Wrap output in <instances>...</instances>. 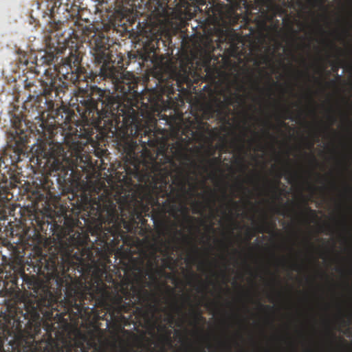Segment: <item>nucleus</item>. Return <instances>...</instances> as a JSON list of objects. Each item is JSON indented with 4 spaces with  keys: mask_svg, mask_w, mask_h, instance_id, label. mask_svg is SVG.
Segmentation results:
<instances>
[{
    "mask_svg": "<svg viewBox=\"0 0 352 352\" xmlns=\"http://www.w3.org/2000/svg\"><path fill=\"white\" fill-rule=\"evenodd\" d=\"M110 38L98 36L90 42V53L94 61L100 65L98 72H87L81 66L78 55L71 54L54 65V72L45 69V80L40 81L41 89L33 92L41 96L39 103L52 109L54 101L61 100L67 87L63 79L75 85L84 94L76 107L85 123L80 131L64 133L65 126L70 120L68 116L62 123L56 118L41 120L36 129L38 140L48 144L44 151L45 165L52 173H57L58 179H69L75 165L67 156L62 144L65 142L70 148L79 152L92 140L94 129L104 137L117 139V148L125 154V163L122 170L116 172V177L121 184L131 191L115 199L109 192L100 195L86 194L81 197L82 219L87 226H139L145 224V217H151L153 223L164 226L161 219L166 213L174 217L177 212H184L188 222L194 219L187 213L185 206L177 207L182 193L186 192L187 175L179 167L177 161L186 167L201 168L208 171L206 166H199L187 153L193 141L202 142L211 134L210 125L201 118L184 122L182 116L162 115L170 129L180 136L168 144L164 133L159 136L155 131L143 123L139 112L134 109L133 100L140 96L138 83L135 79L126 78L114 67ZM41 106V104H39Z\"/></svg>",
    "mask_w": 352,
    "mask_h": 352,
    "instance_id": "1",
    "label": "nucleus"
},
{
    "mask_svg": "<svg viewBox=\"0 0 352 352\" xmlns=\"http://www.w3.org/2000/svg\"><path fill=\"white\" fill-rule=\"evenodd\" d=\"M83 0H49L47 2V10L49 13L50 27L55 30H60L62 26L69 20L72 19L74 24L77 27V33L80 32L85 39L89 43L98 37L107 36L104 32L96 30L92 24L88 23V21L82 20L80 16L82 10L81 4Z\"/></svg>",
    "mask_w": 352,
    "mask_h": 352,
    "instance_id": "2",
    "label": "nucleus"
},
{
    "mask_svg": "<svg viewBox=\"0 0 352 352\" xmlns=\"http://www.w3.org/2000/svg\"><path fill=\"white\" fill-rule=\"evenodd\" d=\"M136 0H122L115 8V10L111 16V22L113 25H124L126 21H129L131 15L133 14L135 7Z\"/></svg>",
    "mask_w": 352,
    "mask_h": 352,
    "instance_id": "3",
    "label": "nucleus"
},
{
    "mask_svg": "<svg viewBox=\"0 0 352 352\" xmlns=\"http://www.w3.org/2000/svg\"><path fill=\"white\" fill-rule=\"evenodd\" d=\"M14 132L10 138L14 142L17 149H22L28 142L30 131L25 120L23 118L14 117L12 122Z\"/></svg>",
    "mask_w": 352,
    "mask_h": 352,
    "instance_id": "4",
    "label": "nucleus"
},
{
    "mask_svg": "<svg viewBox=\"0 0 352 352\" xmlns=\"http://www.w3.org/2000/svg\"><path fill=\"white\" fill-rule=\"evenodd\" d=\"M107 150L101 149V148H95L94 151V155L95 157L100 160V164H98V160H93L92 156L90 154H82L78 155L77 159L80 160V162H82L84 166H81L83 170L87 168H99L101 166V164L104 163L102 157L106 154Z\"/></svg>",
    "mask_w": 352,
    "mask_h": 352,
    "instance_id": "5",
    "label": "nucleus"
},
{
    "mask_svg": "<svg viewBox=\"0 0 352 352\" xmlns=\"http://www.w3.org/2000/svg\"><path fill=\"white\" fill-rule=\"evenodd\" d=\"M157 36L158 35H155L153 38L144 44L142 50L139 52L140 59L142 62L153 61L156 50L159 48L160 40Z\"/></svg>",
    "mask_w": 352,
    "mask_h": 352,
    "instance_id": "6",
    "label": "nucleus"
},
{
    "mask_svg": "<svg viewBox=\"0 0 352 352\" xmlns=\"http://www.w3.org/2000/svg\"><path fill=\"white\" fill-rule=\"evenodd\" d=\"M142 255L144 259L141 261L142 266L138 268V270L140 272H142L144 260H146L147 272L146 274H148V273H151L154 267L157 265L158 260L156 252L153 251L149 253L146 252H142Z\"/></svg>",
    "mask_w": 352,
    "mask_h": 352,
    "instance_id": "7",
    "label": "nucleus"
},
{
    "mask_svg": "<svg viewBox=\"0 0 352 352\" xmlns=\"http://www.w3.org/2000/svg\"><path fill=\"white\" fill-rule=\"evenodd\" d=\"M214 60L218 61V58H216L210 50L201 49L199 51V60L203 67L206 68V71L209 72L211 67V62Z\"/></svg>",
    "mask_w": 352,
    "mask_h": 352,
    "instance_id": "8",
    "label": "nucleus"
},
{
    "mask_svg": "<svg viewBox=\"0 0 352 352\" xmlns=\"http://www.w3.org/2000/svg\"><path fill=\"white\" fill-rule=\"evenodd\" d=\"M7 162L4 160L2 156H0V188H3L4 186H1L2 184L7 182L8 178L6 173H8L10 168L8 167L9 159H6Z\"/></svg>",
    "mask_w": 352,
    "mask_h": 352,
    "instance_id": "9",
    "label": "nucleus"
},
{
    "mask_svg": "<svg viewBox=\"0 0 352 352\" xmlns=\"http://www.w3.org/2000/svg\"><path fill=\"white\" fill-rule=\"evenodd\" d=\"M55 56L52 53H45L39 59L36 58L35 65L36 67L42 65H47L50 66L54 63Z\"/></svg>",
    "mask_w": 352,
    "mask_h": 352,
    "instance_id": "10",
    "label": "nucleus"
},
{
    "mask_svg": "<svg viewBox=\"0 0 352 352\" xmlns=\"http://www.w3.org/2000/svg\"><path fill=\"white\" fill-rule=\"evenodd\" d=\"M168 294L172 297L174 298V302L172 304V308L175 311V313L180 314H183V308L184 305H179L177 300H175V289L169 286L166 288Z\"/></svg>",
    "mask_w": 352,
    "mask_h": 352,
    "instance_id": "11",
    "label": "nucleus"
},
{
    "mask_svg": "<svg viewBox=\"0 0 352 352\" xmlns=\"http://www.w3.org/2000/svg\"><path fill=\"white\" fill-rule=\"evenodd\" d=\"M190 315L193 319L192 324L195 326L198 325L200 322H204L206 320L205 318L201 316V312L199 309L192 308L190 311Z\"/></svg>",
    "mask_w": 352,
    "mask_h": 352,
    "instance_id": "12",
    "label": "nucleus"
},
{
    "mask_svg": "<svg viewBox=\"0 0 352 352\" xmlns=\"http://www.w3.org/2000/svg\"><path fill=\"white\" fill-rule=\"evenodd\" d=\"M71 243L74 245H82L85 243L84 236L80 232H76L69 236Z\"/></svg>",
    "mask_w": 352,
    "mask_h": 352,
    "instance_id": "13",
    "label": "nucleus"
},
{
    "mask_svg": "<svg viewBox=\"0 0 352 352\" xmlns=\"http://www.w3.org/2000/svg\"><path fill=\"white\" fill-rule=\"evenodd\" d=\"M221 114V109L219 107L214 109L212 107H208L204 112V117L206 119L213 118L214 116H219Z\"/></svg>",
    "mask_w": 352,
    "mask_h": 352,
    "instance_id": "14",
    "label": "nucleus"
},
{
    "mask_svg": "<svg viewBox=\"0 0 352 352\" xmlns=\"http://www.w3.org/2000/svg\"><path fill=\"white\" fill-rule=\"evenodd\" d=\"M281 175H282L280 174L278 175V178L276 181V183L271 186L272 191L274 193L276 199H278L279 198L280 194L278 186L280 184V178L281 177Z\"/></svg>",
    "mask_w": 352,
    "mask_h": 352,
    "instance_id": "15",
    "label": "nucleus"
},
{
    "mask_svg": "<svg viewBox=\"0 0 352 352\" xmlns=\"http://www.w3.org/2000/svg\"><path fill=\"white\" fill-rule=\"evenodd\" d=\"M152 94L155 96H150L148 99V102L151 104H155L161 100L162 96L160 94H157L154 89L152 90Z\"/></svg>",
    "mask_w": 352,
    "mask_h": 352,
    "instance_id": "16",
    "label": "nucleus"
},
{
    "mask_svg": "<svg viewBox=\"0 0 352 352\" xmlns=\"http://www.w3.org/2000/svg\"><path fill=\"white\" fill-rule=\"evenodd\" d=\"M69 23H73V25H74V21H72V19H71V21L69 20V22L67 23L69 24ZM74 28H72V27H70V29H72V34L74 35V36H76V38H79L83 42L88 43V45H89V43L88 40L87 39L85 40L84 36L82 35H80V32L77 33L76 31L78 30V28L76 26H75V25H74Z\"/></svg>",
    "mask_w": 352,
    "mask_h": 352,
    "instance_id": "17",
    "label": "nucleus"
},
{
    "mask_svg": "<svg viewBox=\"0 0 352 352\" xmlns=\"http://www.w3.org/2000/svg\"><path fill=\"white\" fill-rule=\"evenodd\" d=\"M6 327L0 322V352H4L3 338Z\"/></svg>",
    "mask_w": 352,
    "mask_h": 352,
    "instance_id": "18",
    "label": "nucleus"
},
{
    "mask_svg": "<svg viewBox=\"0 0 352 352\" xmlns=\"http://www.w3.org/2000/svg\"><path fill=\"white\" fill-rule=\"evenodd\" d=\"M233 96L237 99V100H241L242 96L239 93H234L230 94V96H227L225 97V101L226 102L227 104H232L234 101V97Z\"/></svg>",
    "mask_w": 352,
    "mask_h": 352,
    "instance_id": "19",
    "label": "nucleus"
},
{
    "mask_svg": "<svg viewBox=\"0 0 352 352\" xmlns=\"http://www.w3.org/2000/svg\"><path fill=\"white\" fill-rule=\"evenodd\" d=\"M257 230L259 233L269 232L268 223L266 219H264L263 223L257 227Z\"/></svg>",
    "mask_w": 352,
    "mask_h": 352,
    "instance_id": "20",
    "label": "nucleus"
},
{
    "mask_svg": "<svg viewBox=\"0 0 352 352\" xmlns=\"http://www.w3.org/2000/svg\"><path fill=\"white\" fill-rule=\"evenodd\" d=\"M327 120H328V121H329V125L327 126L325 129H331L330 126H331V125H332L335 123V122L336 121V118L334 115L330 113L327 116Z\"/></svg>",
    "mask_w": 352,
    "mask_h": 352,
    "instance_id": "21",
    "label": "nucleus"
},
{
    "mask_svg": "<svg viewBox=\"0 0 352 352\" xmlns=\"http://www.w3.org/2000/svg\"><path fill=\"white\" fill-rule=\"evenodd\" d=\"M290 113V110L288 107H284L281 110V118H284V119H288L289 117L288 116H284L285 115H288L289 113Z\"/></svg>",
    "mask_w": 352,
    "mask_h": 352,
    "instance_id": "22",
    "label": "nucleus"
},
{
    "mask_svg": "<svg viewBox=\"0 0 352 352\" xmlns=\"http://www.w3.org/2000/svg\"><path fill=\"white\" fill-rule=\"evenodd\" d=\"M209 195H210V197L208 199V202H210L214 205L215 203V193L210 190V192H209Z\"/></svg>",
    "mask_w": 352,
    "mask_h": 352,
    "instance_id": "23",
    "label": "nucleus"
},
{
    "mask_svg": "<svg viewBox=\"0 0 352 352\" xmlns=\"http://www.w3.org/2000/svg\"><path fill=\"white\" fill-rule=\"evenodd\" d=\"M46 198L45 195L43 193L40 192H36V199L38 201H43Z\"/></svg>",
    "mask_w": 352,
    "mask_h": 352,
    "instance_id": "24",
    "label": "nucleus"
},
{
    "mask_svg": "<svg viewBox=\"0 0 352 352\" xmlns=\"http://www.w3.org/2000/svg\"><path fill=\"white\" fill-rule=\"evenodd\" d=\"M305 209L309 212V214L314 217V218H316L317 217V214H316V210H312L310 207H306Z\"/></svg>",
    "mask_w": 352,
    "mask_h": 352,
    "instance_id": "25",
    "label": "nucleus"
},
{
    "mask_svg": "<svg viewBox=\"0 0 352 352\" xmlns=\"http://www.w3.org/2000/svg\"><path fill=\"white\" fill-rule=\"evenodd\" d=\"M287 172L288 173V174L290 176V179L289 180V183L292 182V180H295L296 179V177H297V173H296L291 172L289 170H287Z\"/></svg>",
    "mask_w": 352,
    "mask_h": 352,
    "instance_id": "26",
    "label": "nucleus"
},
{
    "mask_svg": "<svg viewBox=\"0 0 352 352\" xmlns=\"http://www.w3.org/2000/svg\"><path fill=\"white\" fill-rule=\"evenodd\" d=\"M258 307L261 308V309H267V310H271L272 309V307L270 306V305H263L262 303H261L260 302H258Z\"/></svg>",
    "mask_w": 352,
    "mask_h": 352,
    "instance_id": "27",
    "label": "nucleus"
},
{
    "mask_svg": "<svg viewBox=\"0 0 352 352\" xmlns=\"http://www.w3.org/2000/svg\"><path fill=\"white\" fill-rule=\"evenodd\" d=\"M234 82L237 85V89H237L238 91H244L245 90V87L243 85L239 84L236 80H235Z\"/></svg>",
    "mask_w": 352,
    "mask_h": 352,
    "instance_id": "28",
    "label": "nucleus"
},
{
    "mask_svg": "<svg viewBox=\"0 0 352 352\" xmlns=\"http://www.w3.org/2000/svg\"><path fill=\"white\" fill-rule=\"evenodd\" d=\"M254 87L257 90H261V87L259 86V82L258 80H253L252 81Z\"/></svg>",
    "mask_w": 352,
    "mask_h": 352,
    "instance_id": "29",
    "label": "nucleus"
},
{
    "mask_svg": "<svg viewBox=\"0 0 352 352\" xmlns=\"http://www.w3.org/2000/svg\"><path fill=\"white\" fill-rule=\"evenodd\" d=\"M183 298L185 302H188V304H190L191 300H190V296L189 295H184L183 296Z\"/></svg>",
    "mask_w": 352,
    "mask_h": 352,
    "instance_id": "30",
    "label": "nucleus"
},
{
    "mask_svg": "<svg viewBox=\"0 0 352 352\" xmlns=\"http://www.w3.org/2000/svg\"><path fill=\"white\" fill-rule=\"evenodd\" d=\"M263 123H264L265 125L268 126H269V129H272V128H274V126L269 120H265V122H263Z\"/></svg>",
    "mask_w": 352,
    "mask_h": 352,
    "instance_id": "31",
    "label": "nucleus"
},
{
    "mask_svg": "<svg viewBox=\"0 0 352 352\" xmlns=\"http://www.w3.org/2000/svg\"><path fill=\"white\" fill-rule=\"evenodd\" d=\"M247 236H248V241H250L252 236H254V233L252 234L250 230L247 232Z\"/></svg>",
    "mask_w": 352,
    "mask_h": 352,
    "instance_id": "32",
    "label": "nucleus"
},
{
    "mask_svg": "<svg viewBox=\"0 0 352 352\" xmlns=\"http://www.w3.org/2000/svg\"><path fill=\"white\" fill-rule=\"evenodd\" d=\"M237 188L240 190H246V188L243 186L242 182H239L237 184Z\"/></svg>",
    "mask_w": 352,
    "mask_h": 352,
    "instance_id": "33",
    "label": "nucleus"
},
{
    "mask_svg": "<svg viewBox=\"0 0 352 352\" xmlns=\"http://www.w3.org/2000/svg\"><path fill=\"white\" fill-rule=\"evenodd\" d=\"M329 45H330L331 47L338 50H340V49L338 48L337 46L333 43L331 42L329 43Z\"/></svg>",
    "mask_w": 352,
    "mask_h": 352,
    "instance_id": "34",
    "label": "nucleus"
},
{
    "mask_svg": "<svg viewBox=\"0 0 352 352\" xmlns=\"http://www.w3.org/2000/svg\"><path fill=\"white\" fill-rule=\"evenodd\" d=\"M274 210H275V212L276 214H283V213L281 212L280 209V208H274Z\"/></svg>",
    "mask_w": 352,
    "mask_h": 352,
    "instance_id": "35",
    "label": "nucleus"
},
{
    "mask_svg": "<svg viewBox=\"0 0 352 352\" xmlns=\"http://www.w3.org/2000/svg\"><path fill=\"white\" fill-rule=\"evenodd\" d=\"M265 133L267 136L271 137V138H272L273 139H275V138H274V137H273V136H272V135H270V131H269V129H267V130L265 131Z\"/></svg>",
    "mask_w": 352,
    "mask_h": 352,
    "instance_id": "36",
    "label": "nucleus"
},
{
    "mask_svg": "<svg viewBox=\"0 0 352 352\" xmlns=\"http://www.w3.org/2000/svg\"><path fill=\"white\" fill-rule=\"evenodd\" d=\"M239 161H240V163L241 164V165L243 166V169H245V168H246V166H245L243 165V157H240V158H239Z\"/></svg>",
    "mask_w": 352,
    "mask_h": 352,
    "instance_id": "37",
    "label": "nucleus"
},
{
    "mask_svg": "<svg viewBox=\"0 0 352 352\" xmlns=\"http://www.w3.org/2000/svg\"><path fill=\"white\" fill-rule=\"evenodd\" d=\"M216 161H217V158H214L212 160H208V162L212 164H214Z\"/></svg>",
    "mask_w": 352,
    "mask_h": 352,
    "instance_id": "38",
    "label": "nucleus"
},
{
    "mask_svg": "<svg viewBox=\"0 0 352 352\" xmlns=\"http://www.w3.org/2000/svg\"><path fill=\"white\" fill-rule=\"evenodd\" d=\"M229 201H230L232 204H233L234 206H236L238 205L237 202L234 201L232 199H229Z\"/></svg>",
    "mask_w": 352,
    "mask_h": 352,
    "instance_id": "39",
    "label": "nucleus"
},
{
    "mask_svg": "<svg viewBox=\"0 0 352 352\" xmlns=\"http://www.w3.org/2000/svg\"><path fill=\"white\" fill-rule=\"evenodd\" d=\"M223 197L224 199H226L228 198V195H226V191H223Z\"/></svg>",
    "mask_w": 352,
    "mask_h": 352,
    "instance_id": "40",
    "label": "nucleus"
},
{
    "mask_svg": "<svg viewBox=\"0 0 352 352\" xmlns=\"http://www.w3.org/2000/svg\"><path fill=\"white\" fill-rule=\"evenodd\" d=\"M338 67L337 65H333V70L334 72H337L338 71Z\"/></svg>",
    "mask_w": 352,
    "mask_h": 352,
    "instance_id": "41",
    "label": "nucleus"
},
{
    "mask_svg": "<svg viewBox=\"0 0 352 352\" xmlns=\"http://www.w3.org/2000/svg\"><path fill=\"white\" fill-rule=\"evenodd\" d=\"M307 243L309 245H310V246L313 247V244L310 242L309 239H307Z\"/></svg>",
    "mask_w": 352,
    "mask_h": 352,
    "instance_id": "42",
    "label": "nucleus"
},
{
    "mask_svg": "<svg viewBox=\"0 0 352 352\" xmlns=\"http://www.w3.org/2000/svg\"><path fill=\"white\" fill-rule=\"evenodd\" d=\"M294 267H294L293 269H294V270H298V268H299V265H297V264H295V265H294Z\"/></svg>",
    "mask_w": 352,
    "mask_h": 352,
    "instance_id": "43",
    "label": "nucleus"
},
{
    "mask_svg": "<svg viewBox=\"0 0 352 352\" xmlns=\"http://www.w3.org/2000/svg\"><path fill=\"white\" fill-rule=\"evenodd\" d=\"M308 98H309V100H311V102H313V101H314V100H313V98H312V97H311V96L310 94H309V95H308Z\"/></svg>",
    "mask_w": 352,
    "mask_h": 352,
    "instance_id": "44",
    "label": "nucleus"
},
{
    "mask_svg": "<svg viewBox=\"0 0 352 352\" xmlns=\"http://www.w3.org/2000/svg\"><path fill=\"white\" fill-rule=\"evenodd\" d=\"M311 160L313 162H316V160L315 158V157L314 155H311Z\"/></svg>",
    "mask_w": 352,
    "mask_h": 352,
    "instance_id": "45",
    "label": "nucleus"
},
{
    "mask_svg": "<svg viewBox=\"0 0 352 352\" xmlns=\"http://www.w3.org/2000/svg\"><path fill=\"white\" fill-rule=\"evenodd\" d=\"M263 63H265L267 60L268 58L267 56H263Z\"/></svg>",
    "mask_w": 352,
    "mask_h": 352,
    "instance_id": "46",
    "label": "nucleus"
},
{
    "mask_svg": "<svg viewBox=\"0 0 352 352\" xmlns=\"http://www.w3.org/2000/svg\"><path fill=\"white\" fill-rule=\"evenodd\" d=\"M313 146H314V143L313 142H310L309 148H312Z\"/></svg>",
    "mask_w": 352,
    "mask_h": 352,
    "instance_id": "47",
    "label": "nucleus"
},
{
    "mask_svg": "<svg viewBox=\"0 0 352 352\" xmlns=\"http://www.w3.org/2000/svg\"><path fill=\"white\" fill-rule=\"evenodd\" d=\"M263 146L261 144H259V150H263Z\"/></svg>",
    "mask_w": 352,
    "mask_h": 352,
    "instance_id": "48",
    "label": "nucleus"
},
{
    "mask_svg": "<svg viewBox=\"0 0 352 352\" xmlns=\"http://www.w3.org/2000/svg\"><path fill=\"white\" fill-rule=\"evenodd\" d=\"M280 124H281L282 126H283V125H285L286 124H285L283 120H281V121H280Z\"/></svg>",
    "mask_w": 352,
    "mask_h": 352,
    "instance_id": "49",
    "label": "nucleus"
},
{
    "mask_svg": "<svg viewBox=\"0 0 352 352\" xmlns=\"http://www.w3.org/2000/svg\"><path fill=\"white\" fill-rule=\"evenodd\" d=\"M240 150H242L243 148V144H241L240 146Z\"/></svg>",
    "mask_w": 352,
    "mask_h": 352,
    "instance_id": "50",
    "label": "nucleus"
},
{
    "mask_svg": "<svg viewBox=\"0 0 352 352\" xmlns=\"http://www.w3.org/2000/svg\"><path fill=\"white\" fill-rule=\"evenodd\" d=\"M176 233L177 234H182V232L179 231V230H176Z\"/></svg>",
    "mask_w": 352,
    "mask_h": 352,
    "instance_id": "51",
    "label": "nucleus"
},
{
    "mask_svg": "<svg viewBox=\"0 0 352 352\" xmlns=\"http://www.w3.org/2000/svg\"><path fill=\"white\" fill-rule=\"evenodd\" d=\"M170 320H171L172 322L173 321V320H174V316H170Z\"/></svg>",
    "mask_w": 352,
    "mask_h": 352,
    "instance_id": "52",
    "label": "nucleus"
},
{
    "mask_svg": "<svg viewBox=\"0 0 352 352\" xmlns=\"http://www.w3.org/2000/svg\"><path fill=\"white\" fill-rule=\"evenodd\" d=\"M149 307H150L151 308L152 307V308H153V309H156L155 306H154V305H153V306H151V305H149Z\"/></svg>",
    "mask_w": 352,
    "mask_h": 352,
    "instance_id": "53",
    "label": "nucleus"
},
{
    "mask_svg": "<svg viewBox=\"0 0 352 352\" xmlns=\"http://www.w3.org/2000/svg\"><path fill=\"white\" fill-rule=\"evenodd\" d=\"M305 75H306L307 76L309 77V75L308 72H305Z\"/></svg>",
    "mask_w": 352,
    "mask_h": 352,
    "instance_id": "54",
    "label": "nucleus"
},
{
    "mask_svg": "<svg viewBox=\"0 0 352 352\" xmlns=\"http://www.w3.org/2000/svg\"><path fill=\"white\" fill-rule=\"evenodd\" d=\"M144 293H145V294H146V295H148V292H146V291H145V292H144Z\"/></svg>",
    "mask_w": 352,
    "mask_h": 352,
    "instance_id": "55",
    "label": "nucleus"
},
{
    "mask_svg": "<svg viewBox=\"0 0 352 352\" xmlns=\"http://www.w3.org/2000/svg\"><path fill=\"white\" fill-rule=\"evenodd\" d=\"M25 65H28V61H25Z\"/></svg>",
    "mask_w": 352,
    "mask_h": 352,
    "instance_id": "56",
    "label": "nucleus"
},
{
    "mask_svg": "<svg viewBox=\"0 0 352 352\" xmlns=\"http://www.w3.org/2000/svg\"><path fill=\"white\" fill-rule=\"evenodd\" d=\"M253 133H254V135H257V133H256L254 131H253Z\"/></svg>",
    "mask_w": 352,
    "mask_h": 352,
    "instance_id": "57",
    "label": "nucleus"
},
{
    "mask_svg": "<svg viewBox=\"0 0 352 352\" xmlns=\"http://www.w3.org/2000/svg\"><path fill=\"white\" fill-rule=\"evenodd\" d=\"M202 352H206V351H205V350H203V351H202Z\"/></svg>",
    "mask_w": 352,
    "mask_h": 352,
    "instance_id": "58",
    "label": "nucleus"
}]
</instances>
